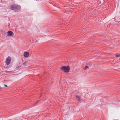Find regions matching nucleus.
I'll return each mask as SVG.
<instances>
[{"instance_id": "nucleus-1", "label": "nucleus", "mask_w": 120, "mask_h": 120, "mask_svg": "<svg viewBox=\"0 0 120 120\" xmlns=\"http://www.w3.org/2000/svg\"><path fill=\"white\" fill-rule=\"evenodd\" d=\"M61 70L65 72H68L70 69V67L68 66H63L61 68Z\"/></svg>"}, {"instance_id": "nucleus-2", "label": "nucleus", "mask_w": 120, "mask_h": 120, "mask_svg": "<svg viewBox=\"0 0 120 120\" xmlns=\"http://www.w3.org/2000/svg\"><path fill=\"white\" fill-rule=\"evenodd\" d=\"M11 9L14 10H16L19 9L20 8V6L18 5H13L11 6Z\"/></svg>"}, {"instance_id": "nucleus-3", "label": "nucleus", "mask_w": 120, "mask_h": 120, "mask_svg": "<svg viewBox=\"0 0 120 120\" xmlns=\"http://www.w3.org/2000/svg\"><path fill=\"white\" fill-rule=\"evenodd\" d=\"M11 60V58L10 57V56L8 57L5 61L6 64L8 65H9L10 63Z\"/></svg>"}, {"instance_id": "nucleus-4", "label": "nucleus", "mask_w": 120, "mask_h": 120, "mask_svg": "<svg viewBox=\"0 0 120 120\" xmlns=\"http://www.w3.org/2000/svg\"><path fill=\"white\" fill-rule=\"evenodd\" d=\"M7 36H11L13 35L14 33L11 31H9L7 32Z\"/></svg>"}, {"instance_id": "nucleus-5", "label": "nucleus", "mask_w": 120, "mask_h": 120, "mask_svg": "<svg viewBox=\"0 0 120 120\" xmlns=\"http://www.w3.org/2000/svg\"><path fill=\"white\" fill-rule=\"evenodd\" d=\"M29 53L28 52H26L24 53V55L26 57H28L29 55Z\"/></svg>"}, {"instance_id": "nucleus-6", "label": "nucleus", "mask_w": 120, "mask_h": 120, "mask_svg": "<svg viewBox=\"0 0 120 120\" xmlns=\"http://www.w3.org/2000/svg\"><path fill=\"white\" fill-rule=\"evenodd\" d=\"M75 97H76L77 99L78 100L80 101V98L79 97V96L77 95H75Z\"/></svg>"}, {"instance_id": "nucleus-7", "label": "nucleus", "mask_w": 120, "mask_h": 120, "mask_svg": "<svg viewBox=\"0 0 120 120\" xmlns=\"http://www.w3.org/2000/svg\"><path fill=\"white\" fill-rule=\"evenodd\" d=\"M84 70H86L88 69V67L87 66H86L85 67L83 68Z\"/></svg>"}, {"instance_id": "nucleus-8", "label": "nucleus", "mask_w": 120, "mask_h": 120, "mask_svg": "<svg viewBox=\"0 0 120 120\" xmlns=\"http://www.w3.org/2000/svg\"><path fill=\"white\" fill-rule=\"evenodd\" d=\"M22 65L23 67H25L26 66V62H25L22 64Z\"/></svg>"}, {"instance_id": "nucleus-9", "label": "nucleus", "mask_w": 120, "mask_h": 120, "mask_svg": "<svg viewBox=\"0 0 120 120\" xmlns=\"http://www.w3.org/2000/svg\"><path fill=\"white\" fill-rule=\"evenodd\" d=\"M116 56L117 57H120V55L118 54H116Z\"/></svg>"}, {"instance_id": "nucleus-10", "label": "nucleus", "mask_w": 120, "mask_h": 120, "mask_svg": "<svg viewBox=\"0 0 120 120\" xmlns=\"http://www.w3.org/2000/svg\"><path fill=\"white\" fill-rule=\"evenodd\" d=\"M4 86L6 87H7V85H6L5 84H4Z\"/></svg>"}, {"instance_id": "nucleus-11", "label": "nucleus", "mask_w": 120, "mask_h": 120, "mask_svg": "<svg viewBox=\"0 0 120 120\" xmlns=\"http://www.w3.org/2000/svg\"><path fill=\"white\" fill-rule=\"evenodd\" d=\"M1 89V87L0 86V89Z\"/></svg>"}]
</instances>
